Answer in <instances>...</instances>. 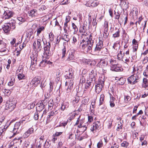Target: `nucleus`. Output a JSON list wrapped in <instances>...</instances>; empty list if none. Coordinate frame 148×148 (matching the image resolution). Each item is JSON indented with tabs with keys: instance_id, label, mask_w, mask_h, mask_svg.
<instances>
[{
	"instance_id": "nucleus-1",
	"label": "nucleus",
	"mask_w": 148,
	"mask_h": 148,
	"mask_svg": "<svg viewBox=\"0 0 148 148\" xmlns=\"http://www.w3.org/2000/svg\"><path fill=\"white\" fill-rule=\"evenodd\" d=\"M97 70L95 68H94L89 73V78L87 82L90 84H93L94 86L97 77Z\"/></svg>"
},
{
	"instance_id": "nucleus-2",
	"label": "nucleus",
	"mask_w": 148,
	"mask_h": 148,
	"mask_svg": "<svg viewBox=\"0 0 148 148\" xmlns=\"http://www.w3.org/2000/svg\"><path fill=\"white\" fill-rule=\"evenodd\" d=\"M82 42H87V43H89L90 45L88 47L89 49H91L92 45L94 43V40L92 39V36L91 35H88L87 33L82 34Z\"/></svg>"
},
{
	"instance_id": "nucleus-3",
	"label": "nucleus",
	"mask_w": 148,
	"mask_h": 148,
	"mask_svg": "<svg viewBox=\"0 0 148 148\" xmlns=\"http://www.w3.org/2000/svg\"><path fill=\"white\" fill-rule=\"evenodd\" d=\"M139 75L134 74L128 77L127 79L128 82L131 85H134L138 82L139 81Z\"/></svg>"
},
{
	"instance_id": "nucleus-4",
	"label": "nucleus",
	"mask_w": 148,
	"mask_h": 148,
	"mask_svg": "<svg viewBox=\"0 0 148 148\" xmlns=\"http://www.w3.org/2000/svg\"><path fill=\"white\" fill-rule=\"evenodd\" d=\"M15 107V105L14 102L8 101L5 104V109L9 110V111L11 112L13 110Z\"/></svg>"
},
{
	"instance_id": "nucleus-5",
	"label": "nucleus",
	"mask_w": 148,
	"mask_h": 148,
	"mask_svg": "<svg viewBox=\"0 0 148 148\" xmlns=\"http://www.w3.org/2000/svg\"><path fill=\"white\" fill-rule=\"evenodd\" d=\"M24 121V120H23L19 122H17L15 123L13 130L11 131L13 133V136H15L16 134L21 123H22Z\"/></svg>"
},
{
	"instance_id": "nucleus-6",
	"label": "nucleus",
	"mask_w": 148,
	"mask_h": 148,
	"mask_svg": "<svg viewBox=\"0 0 148 148\" xmlns=\"http://www.w3.org/2000/svg\"><path fill=\"white\" fill-rule=\"evenodd\" d=\"M90 45L89 43H87V42H82L80 43V46L83 49H84L86 51L88 52L91 50L93 44L92 45L91 49H88V47L90 46Z\"/></svg>"
},
{
	"instance_id": "nucleus-7",
	"label": "nucleus",
	"mask_w": 148,
	"mask_h": 148,
	"mask_svg": "<svg viewBox=\"0 0 148 148\" xmlns=\"http://www.w3.org/2000/svg\"><path fill=\"white\" fill-rule=\"evenodd\" d=\"M138 14L137 8H134L130 14V18H137Z\"/></svg>"
},
{
	"instance_id": "nucleus-8",
	"label": "nucleus",
	"mask_w": 148,
	"mask_h": 148,
	"mask_svg": "<svg viewBox=\"0 0 148 148\" xmlns=\"http://www.w3.org/2000/svg\"><path fill=\"white\" fill-rule=\"evenodd\" d=\"M102 38H99V42L96 45L95 50L96 51H101L103 46V41Z\"/></svg>"
},
{
	"instance_id": "nucleus-9",
	"label": "nucleus",
	"mask_w": 148,
	"mask_h": 148,
	"mask_svg": "<svg viewBox=\"0 0 148 148\" xmlns=\"http://www.w3.org/2000/svg\"><path fill=\"white\" fill-rule=\"evenodd\" d=\"M41 78L40 76H37L34 78L31 83H32L33 85H34L35 86H37L40 83Z\"/></svg>"
},
{
	"instance_id": "nucleus-10",
	"label": "nucleus",
	"mask_w": 148,
	"mask_h": 148,
	"mask_svg": "<svg viewBox=\"0 0 148 148\" xmlns=\"http://www.w3.org/2000/svg\"><path fill=\"white\" fill-rule=\"evenodd\" d=\"M108 64V61L106 60H101L97 64L99 67L103 68L106 67Z\"/></svg>"
},
{
	"instance_id": "nucleus-11",
	"label": "nucleus",
	"mask_w": 148,
	"mask_h": 148,
	"mask_svg": "<svg viewBox=\"0 0 148 148\" xmlns=\"http://www.w3.org/2000/svg\"><path fill=\"white\" fill-rule=\"evenodd\" d=\"M13 13L9 10H6L4 11L3 16L4 18H9L12 17L13 16Z\"/></svg>"
},
{
	"instance_id": "nucleus-12",
	"label": "nucleus",
	"mask_w": 148,
	"mask_h": 148,
	"mask_svg": "<svg viewBox=\"0 0 148 148\" xmlns=\"http://www.w3.org/2000/svg\"><path fill=\"white\" fill-rule=\"evenodd\" d=\"M114 13L113 14V10L110 8L109 10V14L112 18L114 17V18H119V14L118 12H116L115 11Z\"/></svg>"
},
{
	"instance_id": "nucleus-13",
	"label": "nucleus",
	"mask_w": 148,
	"mask_h": 148,
	"mask_svg": "<svg viewBox=\"0 0 148 148\" xmlns=\"http://www.w3.org/2000/svg\"><path fill=\"white\" fill-rule=\"evenodd\" d=\"M50 48H44V53L45 55H46V58L49 59V57L51 56L52 54V52L50 50Z\"/></svg>"
},
{
	"instance_id": "nucleus-14",
	"label": "nucleus",
	"mask_w": 148,
	"mask_h": 148,
	"mask_svg": "<svg viewBox=\"0 0 148 148\" xmlns=\"http://www.w3.org/2000/svg\"><path fill=\"white\" fill-rule=\"evenodd\" d=\"M10 26V24L9 23H5L2 29L5 33H8L10 31L11 29Z\"/></svg>"
},
{
	"instance_id": "nucleus-15",
	"label": "nucleus",
	"mask_w": 148,
	"mask_h": 148,
	"mask_svg": "<svg viewBox=\"0 0 148 148\" xmlns=\"http://www.w3.org/2000/svg\"><path fill=\"white\" fill-rule=\"evenodd\" d=\"M37 58L36 57H34L32 60L30 68L31 70H34L35 69V66L37 64Z\"/></svg>"
},
{
	"instance_id": "nucleus-16",
	"label": "nucleus",
	"mask_w": 148,
	"mask_h": 148,
	"mask_svg": "<svg viewBox=\"0 0 148 148\" xmlns=\"http://www.w3.org/2000/svg\"><path fill=\"white\" fill-rule=\"evenodd\" d=\"M34 131V128L32 127H31L29 128L26 132L23 134V136L24 138H27L29 136L30 134L33 133Z\"/></svg>"
},
{
	"instance_id": "nucleus-17",
	"label": "nucleus",
	"mask_w": 148,
	"mask_h": 148,
	"mask_svg": "<svg viewBox=\"0 0 148 148\" xmlns=\"http://www.w3.org/2000/svg\"><path fill=\"white\" fill-rule=\"evenodd\" d=\"M73 84V80L71 79H69L68 81H66L65 82V88H72Z\"/></svg>"
},
{
	"instance_id": "nucleus-18",
	"label": "nucleus",
	"mask_w": 148,
	"mask_h": 148,
	"mask_svg": "<svg viewBox=\"0 0 148 148\" xmlns=\"http://www.w3.org/2000/svg\"><path fill=\"white\" fill-rule=\"evenodd\" d=\"M111 70L112 71L118 72L122 71L123 70V69L121 67L118 66L116 65L114 66H112Z\"/></svg>"
},
{
	"instance_id": "nucleus-19",
	"label": "nucleus",
	"mask_w": 148,
	"mask_h": 148,
	"mask_svg": "<svg viewBox=\"0 0 148 148\" xmlns=\"http://www.w3.org/2000/svg\"><path fill=\"white\" fill-rule=\"evenodd\" d=\"M73 71L72 68H70L69 69L68 74H67L66 78V79H71L73 75Z\"/></svg>"
},
{
	"instance_id": "nucleus-20",
	"label": "nucleus",
	"mask_w": 148,
	"mask_h": 148,
	"mask_svg": "<svg viewBox=\"0 0 148 148\" xmlns=\"http://www.w3.org/2000/svg\"><path fill=\"white\" fill-rule=\"evenodd\" d=\"M110 106L111 108L114 107L115 106V104L114 103V101L115 100V99L114 97H113L112 95L110 93Z\"/></svg>"
},
{
	"instance_id": "nucleus-21",
	"label": "nucleus",
	"mask_w": 148,
	"mask_h": 148,
	"mask_svg": "<svg viewBox=\"0 0 148 148\" xmlns=\"http://www.w3.org/2000/svg\"><path fill=\"white\" fill-rule=\"evenodd\" d=\"M44 106L42 103H38L36 105V110L37 111H42L44 108Z\"/></svg>"
},
{
	"instance_id": "nucleus-22",
	"label": "nucleus",
	"mask_w": 148,
	"mask_h": 148,
	"mask_svg": "<svg viewBox=\"0 0 148 148\" xmlns=\"http://www.w3.org/2000/svg\"><path fill=\"white\" fill-rule=\"evenodd\" d=\"M80 19L81 22H83V25L86 26H87V25L88 24L89 25L90 23L91 19Z\"/></svg>"
},
{
	"instance_id": "nucleus-23",
	"label": "nucleus",
	"mask_w": 148,
	"mask_h": 148,
	"mask_svg": "<svg viewBox=\"0 0 148 148\" xmlns=\"http://www.w3.org/2000/svg\"><path fill=\"white\" fill-rule=\"evenodd\" d=\"M95 103L96 100H94V101H92L91 104V106H90V109L91 112L92 113H93L94 112V108L95 107Z\"/></svg>"
},
{
	"instance_id": "nucleus-24",
	"label": "nucleus",
	"mask_w": 148,
	"mask_h": 148,
	"mask_svg": "<svg viewBox=\"0 0 148 148\" xmlns=\"http://www.w3.org/2000/svg\"><path fill=\"white\" fill-rule=\"evenodd\" d=\"M42 41L43 42V41L42 39V40L41 39H38L37 40V47H38V49H39L40 51L41 50L42 48L41 43Z\"/></svg>"
},
{
	"instance_id": "nucleus-25",
	"label": "nucleus",
	"mask_w": 148,
	"mask_h": 148,
	"mask_svg": "<svg viewBox=\"0 0 148 148\" xmlns=\"http://www.w3.org/2000/svg\"><path fill=\"white\" fill-rule=\"evenodd\" d=\"M105 98V96L104 94H102L101 95L99 99V106L103 104L104 103V100Z\"/></svg>"
},
{
	"instance_id": "nucleus-26",
	"label": "nucleus",
	"mask_w": 148,
	"mask_h": 148,
	"mask_svg": "<svg viewBox=\"0 0 148 148\" xmlns=\"http://www.w3.org/2000/svg\"><path fill=\"white\" fill-rule=\"evenodd\" d=\"M103 87L101 85L97 84L95 85V90L96 93H99L101 91Z\"/></svg>"
},
{
	"instance_id": "nucleus-27",
	"label": "nucleus",
	"mask_w": 148,
	"mask_h": 148,
	"mask_svg": "<svg viewBox=\"0 0 148 148\" xmlns=\"http://www.w3.org/2000/svg\"><path fill=\"white\" fill-rule=\"evenodd\" d=\"M108 28H104V33L103 34V36L105 38H107L109 35V33L108 32Z\"/></svg>"
},
{
	"instance_id": "nucleus-28",
	"label": "nucleus",
	"mask_w": 148,
	"mask_h": 148,
	"mask_svg": "<svg viewBox=\"0 0 148 148\" xmlns=\"http://www.w3.org/2000/svg\"><path fill=\"white\" fill-rule=\"evenodd\" d=\"M87 29V26L83 25L82 27H81L79 29V31L82 34L86 33V31Z\"/></svg>"
},
{
	"instance_id": "nucleus-29",
	"label": "nucleus",
	"mask_w": 148,
	"mask_h": 148,
	"mask_svg": "<svg viewBox=\"0 0 148 148\" xmlns=\"http://www.w3.org/2000/svg\"><path fill=\"white\" fill-rule=\"evenodd\" d=\"M120 47V45L119 42L115 43L113 46V48L116 51H118L119 50Z\"/></svg>"
},
{
	"instance_id": "nucleus-30",
	"label": "nucleus",
	"mask_w": 148,
	"mask_h": 148,
	"mask_svg": "<svg viewBox=\"0 0 148 148\" xmlns=\"http://www.w3.org/2000/svg\"><path fill=\"white\" fill-rule=\"evenodd\" d=\"M61 39L67 42L69 41L70 40L69 35L66 34H62L61 37Z\"/></svg>"
},
{
	"instance_id": "nucleus-31",
	"label": "nucleus",
	"mask_w": 148,
	"mask_h": 148,
	"mask_svg": "<svg viewBox=\"0 0 148 148\" xmlns=\"http://www.w3.org/2000/svg\"><path fill=\"white\" fill-rule=\"evenodd\" d=\"M125 78L124 77H121L120 78L118 81L119 84L120 85H123L125 82Z\"/></svg>"
},
{
	"instance_id": "nucleus-32",
	"label": "nucleus",
	"mask_w": 148,
	"mask_h": 148,
	"mask_svg": "<svg viewBox=\"0 0 148 148\" xmlns=\"http://www.w3.org/2000/svg\"><path fill=\"white\" fill-rule=\"evenodd\" d=\"M93 86V84H91L88 83V82L85 84V88L86 89L89 88L92 89Z\"/></svg>"
},
{
	"instance_id": "nucleus-33",
	"label": "nucleus",
	"mask_w": 148,
	"mask_h": 148,
	"mask_svg": "<svg viewBox=\"0 0 148 148\" xmlns=\"http://www.w3.org/2000/svg\"><path fill=\"white\" fill-rule=\"evenodd\" d=\"M130 57L127 56H125V53L123 54V57L122 58V60L123 61H125V62L127 63V62H130Z\"/></svg>"
},
{
	"instance_id": "nucleus-34",
	"label": "nucleus",
	"mask_w": 148,
	"mask_h": 148,
	"mask_svg": "<svg viewBox=\"0 0 148 148\" xmlns=\"http://www.w3.org/2000/svg\"><path fill=\"white\" fill-rule=\"evenodd\" d=\"M79 36L77 35H76L73 37V43H75L79 40Z\"/></svg>"
},
{
	"instance_id": "nucleus-35",
	"label": "nucleus",
	"mask_w": 148,
	"mask_h": 148,
	"mask_svg": "<svg viewBox=\"0 0 148 148\" xmlns=\"http://www.w3.org/2000/svg\"><path fill=\"white\" fill-rule=\"evenodd\" d=\"M48 105L49 109H52L54 105V102L53 100H50L48 102Z\"/></svg>"
},
{
	"instance_id": "nucleus-36",
	"label": "nucleus",
	"mask_w": 148,
	"mask_h": 148,
	"mask_svg": "<svg viewBox=\"0 0 148 148\" xmlns=\"http://www.w3.org/2000/svg\"><path fill=\"white\" fill-rule=\"evenodd\" d=\"M74 59V55L73 53H71V54H69V56L66 59V60L68 61L73 60Z\"/></svg>"
},
{
	"instance_id": "nucleus-37",
	"label": "nucleus",
	"mask_w": 148,
	"mask_h": 148,
	"mask_svg": "<svg viewBox=\"0 0 148 148\" xmlns=\"http://www.w3.org/2000/svg\"><path fill=\"white\" fill-rule=\"evenodd\" d=\"M5 126L0 127V139L2 137V134L4 131L6 130V129L5 128Z\"/></svg>"
},
{
	"instance_id": "nucleus-38",
	"label": "nucleus",
	"mask_w": 148,
	"mask_h": 148,
	"mask_svg": "<svg viewBox=\"0 0 148 148\" xmlns=\"http://www.w3.org/2000/svg\"><path fill=\"white\" fill-rule=\"evenodd\" d=\"M44 28L43 26H41L39 28H38L37 29V35L38 36L39 34L41 33L42 31L44 30Z\"/></svg>"
},
{
	"instance_id": "nucleus-39",
	"label": "nucleus",
	"mask_w": 148,
	"mask_h": 148,
	"mask_svg": "<svg viewBox=\"0 0 148 148\" xmlns=\"http://www.w3.org/2000/svg\"><path fill=\"white\" fill-rule=\"evenodd\" d=\"M17 76L18 79L20 80L24 79L25 78V76L22 73H19L18 74Z\"/></svg>"
},
{
	"instance_id": "nucleus-40",
	"label": "nucleus",
	"mask_w": 148,
	"mask_h": 148,
	"mask_svg": "<svg viewBox=\"0 0 148 148\" xmlns=\"http://www.w3.org/2000/svg\"><path fill=\"white\" fill-rule=\"evenodd\" d=\"M56 111L55 110H53L51 112H50L49 115L48 116L47 120H49L50 119L51 116H53L56 114Z\"/></svg>"
},
{
	"instance_id": "nucleus-41",
	"label": "nucleus",
	"mask_w": 148,
	"mask_h": 148,
	"mask_svg": "<svg viewBox=\"0 0 148 148\" xmlns=\"http://www.w3.org/2000/svg\"><path fill=\"white\" fill-rule=\"evenodd\" d=\"M43 44L44 45V48H51V44L50 42H47L46 43L43 41Z\"/></svg>"
},
{
	"instance_id": "nucleus-42",
	"label": "nucleus",
	"mask_w": 148,
	"mask_h": 148,
	"mask_svg": "<svg viewBox=\"0 0 148 148\" xmlns=\"http://www.w3.org/2000/svg\"><path fill=\"white\" fill-rule=\"evenodd\" d=\"M104 79H99L98 80V83L97 84L99 85H101L103 87L104 85Z\"/></svg>"
},
{
	"instance_id": "nucleus-43",
	"label": "nucleus",
	"mask_w": 148,
	"mask_h": 148,
	"mask_svg": "<svg viewBox=\"0 0 148 148\" xmlns=\"http://www.w3.org/2000/svg\"><path fill=\"white\" fill-rule=\"evenodd\" d=\"M123 124L121 122H119L118 125V127L116 129V130L118 131H120V129H122L123 128Z\"/></svg>"
},
{
	"instance_id": "nucleus-44",
	"label": "nucleus",
	"mask_w": 148,
	"mask_h": 148,
	"mask_svg": "<svg viewBox=\"0 0 148 148\" xmlns=\"http://www.w3.org/2000/svg\"><path fill=\"white\" fill-rule=\"evenodd\" d=\"M80 121L79 123V124L78 125L77 127L79 128H82V125L84 122V118H82L81 119L80 118Z\"/></svg>"
},
{
	"instance_id": "nucleus-45",
	"label": "nucleus",
	"mask_w": 148,
	"mask_h": 148,
	"mask_svg": "<svg viewBox=\"0 0 148 148\" xmlns=\"http://www.w3.org/2000/svg\"><path fill=\"white\" fill-rule=\"evenodd\" d=\"M129 143L126 141H123L121 144V145L122 147H126L127 148V147L128 146Z\"/></svg>"
},
{
	"instance_id": "nucleus-46",
	"label": "nucleus",
	"mask_w": 148,
	"mask_h": 148,
	"mask_svg": "<svg viewBox=\"0 0 148 148\" xmlns=\"http://www.w3.org/2000/svg\"><path fill=\"white\" fill-rule=\"evenodd\" d=\"M56 19H53V21H51V24L52 25L53 23H55V26L56 25L59 26L60 25L59 23Z\"/></svg>"
},
{
	"instance_id": "nucleus-47",
	"label": "nucleus",
	"mask_w": 148,
	"mask_h": 148,
	"mask_svg": "<svg viewBox=\"0 0 148 148\" xmlns=\"http://www.w3.org/2000/svg\"><path fill=\"white\" fill-rule=\"evenodd\" d=\"M38 113H39L38 114L39 116H41L40 118L42 119L43 116V115L44 114H46V111L45 110L43 112L40 111H37Z\"/></svg>"
},
{
	"instance_id": "nucleus-48",
	"label": "nucleus",
	"mask_w": 148,
	"mask_h": 148,
	"mask_svg": "<svg viewBox=\"0 0 148 148\" xmlns=\"http://www.w3.org/2000/svg\"><path fill=\"white\" fill-rule=\"evenodd\" d=\"M120 31L118 29L114 34L113 35V36L114 38L118 37L120 36Z\"/></svg>"
},
{
	"instance_id": "nucleus-49",
	"label": "nucleus",
	"mask_w": 148,
	"mask_h": 148,
	"mask_svg": "<svg viewBox=\"0 0 148 148\" xmlns=\"http://www.w3.org/2000/svg\"><path fill=\"white\" fill-rule=\"evenodd\" d=\"M36 11V10L35 9H33L29 13V16H31L32 17L34 16V14L35 12Z\"/></svg>"
},
{
	"instance_id": "nucleus-50",
	"label": "nucleus",
	"mask_w": 148,
	"mask_h": 148,
	"mask_svg": "<svg viewBox=\"0 0 148 148\" xmlns=\"http://www.w3.org/2000/svg\"><path fill=\"white\" fill-rule=\"evenodd\" d=\"M66 49L65 46L64 47V48L62 49V58H63L65 56L66 52Z\"/></svg>"
},
{
	"instance_id": "nucleus-51",
	"label": "nucleus",
	"mask_w": 148,
	"mask_h": 148,
	"mask_svg": "<svg viewBox=\"0 0 148 148\" xmlns=\"http://www.w3.org/2000/svg\"><path fill=\"white\" fill-rule=\"evenodd\" d=\"M23 69L22 68V66L21 67L19 66L17 70L16 73L18 74L19 73H23Z\"/></svg>"
},
{
	"instance_id": "nucleus-52",
	"label": "nucleus",
	"mask_w": 148,
	"mask_h": 148,
	"mask_svg": "<svg viewBox=\"0 0 148 148\" xmlns=\"http://www.w3.org/2000/svg\"><path fill=\"white\" fill-rule=\"evenodd\" d=\"M50 89L49 90V92H51L53 90V82L51 81L49 83Z\"/></svg>"
},
{
	"instance_id": "nucleus-53",
	"label": "nucleus",
	"mask_w": 148,
	"mask_h": 148,
	"mask_svg": "<svg viewBox=\"0 0 148 148\" xmlns=\"http://www.w3.org/2000/svg\"><path fill=\"white\" fill-rule=\"evenodd\" d=\"M103 143L102 141L100 140L97 144V146L98 148H101L103 146Z\"/></svg>"
},
{
	"instance_id": "nucleus-54",
	"label": "nucleus",
	"mask_w": 148,
	"mask_h": 148,
	"mask_svg": "<svg viewBox=\"0 0 148 148\" xmlns=\"http://www.w3.org/2000/svg\"><path fill=\"white\" fill-rule=\"evenodd\" d=\"M109 62H110V64L112 65V66H114L117 65L116 64V61L115 60L110 59L109 60Z\"/></svg>"
},
{
	"instance_id": "nucleus-55",
	"label": "nucleus",
	"mask_w": 148,
	"mask_h": 148,
	"mask_svg": "<svg viewBox=\"0 0 148 148\" xmlns=\"http://www.w3.org/2000/svg\"><path fill=\"white\" fill-rule=\"evenodd\" d=\"M39 113H38L37 111H36V112L35 113L34 115V119L35 120H37L39 118Z\"/></svg>"
},
{
	"instance_id": "nucleus-56",
	"label": "nucleus",
	"mask_w": 148,
	"mask_h": 148,
	"mask_svg": "<svg viewBox=\"0 0 148 148\" xmlns=\"http://www.w3.org/2000/svg\"><path fill=\"white\" fill-rule=\"evenodd\" d=\"M138 44H135L133 45V51L135 52L137 50L138 48Z\"/></svg>"
},
{
	"instance_id": "nucleus-57",
	"label": "nucleus",
	"mask_w": 148,
	"mask_h": 148,
	"mask_svg": "<svg viewBox=\"0 0 148 148\" xmlns=\"http://www.w3.org/2000/svg\"><path fill=\"white\" fill-rule=\"evenodd\" d=\"M66 89V92L67 94V95H69L71 92V90L72 88H65Z\"/></svg>"
},
{
	"instance_id": "nucleus-58",
	"label": "nucleus",
	"mask_w": 148,
	"mask_h": 148,
	"mask_svg": "<svg viewBox=\"0 0 148 148\" xmlns=\"http://www.w3.org/2000/svg\"><path fill=\"white\" fill-rule=\"evenodd\" d=\"M148 80L147 79L144 78L143 79V84H142V85L148 84Z\"/></svg>"
},
{
	"instance_id": "nucleus-59",
	"label": "nucleus",
	"mask_w": 148,
	"mask_h": 148,
	"mask_svg": "<svg viewBox=\"0 0 148 148\" xmlns=\"http://www.w3.org/2000/svg\"><path fill=\"white\" fill-rule=\"evenodd\" d=\"M123 57V56H122V55L121 53V51H120V53L118 54V55H117L118 59L119 60H120L121 59H122V60Z\"/></svg>"
},
{
	"instance_id": "nucleus-60",
	"label": "nucleus",
	"mask_w": 148,
	"mask_h": 148,
	"mask_svg": "<svg viewBox=\"0 0 148 148\" xmlns=\"http://www.w3.org/2000/svg\"><path fill=\"white\" fill-rule=\"evenodd\" d=\"M108 22L105 20L103 25V28L106 27L108 28Z\"/></svg>"
},
{
	"instance_id": "nucleus-61",
	"label": "nucleus",
	"mask_w": 148,
	"mask_h": 148,
	"mask_svg": "<svg viewBox=\"0 0 148 148\" xmlns=\"http://www.w3.org/2000/svg\"><path fill=\"white\" fill-rule=\"evenodd\" d=\"M131 100L130 97L129 96H127L125 97V102H128V101Z\"/></svg>"
},
{
	"instance_id": "nucleus-62",
	"label": "nucleus",
	"mask_w": 148,
	"mask_h": 148,
	"mask_svg": "<svg viewBox=\"0 0 148 148\" xmlns=\"http://www.w3.org/2000/svg\"><path fill=\"white\" fill-rule=\"evenodd\" d=\"M72 26L75 32L77 31L78 29L77 27L76 26V25H75L74 23H72Z\"/></svg>"
},
{
	"instance_id": "nucleus-63",
	"label": "nucleus",
	"mask_w": 148,
	"mask_h": 148,
	"mask_svg": "<svg viewBox=\"0 0 148 148\" xmlns=\"http://www.w3.org/2000/svg\"><path fill=\"white\" fill-rule=\"evenodd\" d=\"M29 142L28 140H26L24 142V145L26 147H27L29 145Z\"/></svg>"
},
{
	"instance_id": "nucleus-64",
	"label": "nucleus",
	"mask_w": 148,
	"mask_h": 148,
	"mask_svg": "<svg viewBox=\"0 0 148 148\" xmlns=\"http://www.w3.org/2000/svg\"><path fill=\"white\" fill-rule=\"evenodd\" d=\"M148 61V57H145L144 60H143V63L145 64Z\"/></svg>"
}]
</instances>
